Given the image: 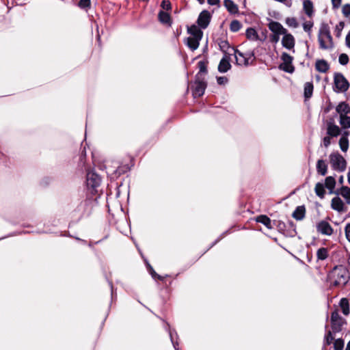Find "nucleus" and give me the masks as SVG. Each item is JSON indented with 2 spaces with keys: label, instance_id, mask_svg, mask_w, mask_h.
I'll return each mask as SVG.
<instances>
[{
  "label": "nucleus",
  "instance_id": "44",
  "mask_svg": "<svg viewBox=\"0 0 350 350\" xmlns=\"http://www.w3.org/2000/svg\"><path fill=\"white\" fill-rule=\"evenodd\" d=\"M161 6L163 10H169L171 9V3L167 0H163L161 2Z\"/></svg>",
  "mask_w": 350,
  "mask_h": 350
},
{
  "label": "nucleus",
  "instance_id": "55",
  "mask_svg": "<svg viewBox=\"0 0 350 350\" xmlns=\"http://www.w3.org/2000/svg\"><path fill=\"white\" fill-rule=\"evenodd\" d=\"M348 183L350 184V170L347 174Z\"/></svg>",
  "mask_w": 350,
  "mask_h": 350
},
{
  "label": "nucleus",
  "instance_id": "14",
  "mask_svg": "<svg viewBox=\"0 0 350 350\" xmlns=\"http://www.w3.org/2000/svg\"><path fill=\"white\" fill-rule=\"evenodd\" d=\"M331 206L334 210L338 212L346 211L345 204L339 197H335L332 200Z\"/></svg>",
  "mask_w": 350,
  "mask_h": 350
},
{
  "label": "nucleus",
  "instance_id": "33",
  "mask_svg": "<svg viewBox=\"0 0 350 350\" xmlns=\"http://www.w3.org/2000/svg\"><path fill=\"white\" fill-rule=\"evenodd\" d=\"M339 146L342 152H347L349 148V140L346 137H340Z\"/></svg>",
  "mask_w": 350,
  "mask_h": 350
},
{
  "label": "nucleus",
  "instance_id": "43",
  "mask_svg": "<svg viewBox=\"0 0 350 350\" xmlns=\"http://www.w3.org/2000/svg\"><path fill=\"white\" fill-rule=\"evenodd\" d=\"M79 5L81 8H88L90 5V0H80Z\"/></svg>",
  "mask_w": 350,
  "mask_h": 350
},
{
  "label": "nucleus",
  "instance_id": "26",
  "mask_svg": "<svg viewBox=\"0 0 350 350\" xmlns=\"http://www.w3.org/2000/svg\"><path fill=\"white\" fill-rule=\"evenodd\" d=\"M315 193L321 198H323L325 194V186L321 183H317L314 188Z\"/></svg>",
  "mask_w": 350,
  "mask_h": 350
},
{
  "label": "nucleus",
  "instance_id": "13",
  "mask_svg": "<svg viewBox=\"0 0 350 350\" xmlns=\"http://www.w3.org/2000/svg\"><path fill=\"white\" fill-rule=\"evenodd\" d=\"M269 29L272 33L279 35H284L288 31L277 21H271L269 23Z\"/></svg>",
  "mask_w": 350,
  "mask_h": 350
},
{
  "label": "nucleus",
  "instance_id": "21",
  "mask_svg": "<svg viewBox=\"0 0 350 350\" xmlns=\"http://www.w3.org/2000/svg\"><path fill=\"white\" fill-rule=\"evenodd\" d=\"M340 132V129L337 125L331 123L327 125V133L329 136L337 137L339 135Z\"/></svg>",
  "mask_w": 350,
  "mask_h": 350
},
{
  "label": "nucleus",
  "instance_id": "20",
  "mask_svg": "<svg viewBox=\"0 0 350 350\" xmlns=\"http://www.w3.org/2000/svg\"><path fill=\"white\" fill-rule=\"evenodd\" d=\"M336 186V180L333 176H327L325 180V187L329 189V193H333Z\"/></svg>",
  "mask_w": 350,
  "mask_h": 350
},
{
  "label": "nucleus",
  "instance_id": "42",
  "mask_svg": "<svg viewBox=\"0 0 350 350\" xmlns=\"http://www.w3.org/2000/svg\"><path fill=\"white\" fill-rule=\"evenodd\" d=\"M342 14L345 16L348 17L350 16V4H345L342 7Z\"/></svg>",
  "mask_w": 350,
  "mask_h": 350
},
{
  "label": "nucleus",
  "instance_id": "25",
  "mask_svg": "<svg viewBox=\"0 0 350 350\" xmlns=\"http://www.w3.org/2000/svg\"><path fill=\"white\" fill-rule=\"evenodd\" d=\"M158 18L161 23L170 25V16L168 13L161 10L159 12Z\"/></svg>",
  "mask_w": 350,
  "mask_h": 350
},
{
  "label": "nucleus",
  "instance_id": "29",
  "mask_svg": "<svg viewBox=\"0 0 350 350\" xmlns=\"http://www.w3.org/2000/svg\"><path fill=\"white\" fill-rule=\"evenodd\" d=\"M313 84L312 82H306L304 84V96L309 98L312 96L313 92Z\"/></svg>",
  "mask_w": 350,
  "mask_h": 350
},
{
  "label": "nucleus",
  "instance_id": "31",
  "mask_svg": "<svg viewBox=\"0 0 350 350\" xmlns=\"http://www.w3.org/2000/svg\"><path fill=\"white\" fill-rule=\"evenodd\" d=\"M245 35L249 40L253 41L258 40V35L254 28L250 27L247 29Z\"/></svg>",
  "mask_w": 350,
  "mask_h": 350
},
{
  "label": "nucleus",
  "instance_id": "50",
  "mask_svg": "<svg viewBox=\"0 0 350 350\" xmlns=\"http://www.w3.org/2000/svg\"><path fill=\"white\" fill-rule=\"evenodd\" d=\"M333 7L338 8L341 4V0H332Z\"/></svg>",
  "mask_w": 350,
  "mask_h": 350
},
{
  "label": "nucleus",
  "instance_id": "19",
  "mask_svg": "<svg viewBox=\"0 0 350 350\" xmlns=\"http://www.w3.org/2000/svg\"><path fill=\"white\" fill-rule=\"evenodd\" d=\"M315 68L317 71L324 73L329 70V66L325 60L319 59L316 62Z\"/></svg>",
  "mask_w": 350,
  "mask_h": 350
},
{
  "label": "nucleus",
  "instance_id": "23",
  "mask_svg": "<svg viewBox=\"0 0 350 350\" xmlns=\"http://www.w3.org/2000/svg\"><path fill=\"white\" fill-rule=\"evenodd\" d=\"M256 221L257 222L264 224L269 229L272 228L271 221L266 215H261L258 216L256 219Z\"/></svg>",
  "mask_w": 350,
  "mask_h": 350
},
{
  "label": "nucleus",
  "instance_id": "60",
  "mask_svg": "<svg viewBox=\"0 0 350 350\" xmlns=\"http://www.w3.org/2000/svg\"><path fill=\"white\" fill-rule=\"evenodd\" d=\"M339 181L340 183H342L343 182V176H340Z\"/></svg>",
  "mask_w": 350,
  "mask_h": 350
},
{
  "label": "nucleus",
  "instance_id": "58",
  "mask_svg": "<svg viewBox=\"0 0 350 350\" xmlns=\"http://www.w3.org/2000/svg\"><path fill=\"white\" fill-rule=\"evenodd\" d=\"M340 281H337V280H336V281H335V282H334V286H338V285L340 284Z\"/></svg>",
  "mask_w": 350,
  "mask_h": 350
},
{
  "label": "nucleus",
  "instance_id": "45",
  "mask_svg": "<svg viewBox=\"0 0 350 350\" xmlns=\"http://www.w3.org/2000/svg\"><path fill=\"white\" fill-rule=\"evenodd\" d=\"M281 35L273 33L270 36V41L273 43H278L280 40V37Z\"/></svg>",
  "mask_w": 350,
  "mask_h": 350
},
{
  "label": "nucleus",
  "instance_id": "49",
  "mask_svg": "<svg viewBox=\"0 0 350 350\" xmlns=\"http://www.w3.org/2000/svg\"><path fill=\"white\" fill-rule=\"evenodd\" d=\"M219 46L221 49L224 51H225L226 49H228V43L226 41H223L220 43Z\"/></svg>",
  "mask_w": 350,
  "mask_h": 350
},
{
  "label": "nucleus",
  "instance_id": "57",
  "mask_svg": "<svg viewBox=\"0 0 350 350\" xmlns=\"http://www.w3.org/2000/svg\"><path fill=\"white\" fill-rule=\"evenodd\" d=\"M341 278L343 279V281H342L343 284H346V282H347V279H346V278H345L343 275H341Z\"/></svg>",
  "mask_w": 350,
  "mask_h": 350
},
{
  "label": "nucleus",
  "instance_id": "6",
  "mask_svg": "<svg viewBox=\"0 0 350 350\" xmlns=\"http://www.w3.org/2000/svg\"><path fill=\"white\" fill-rule=\"evenodd\" d=\"M334 89L337 92H346L349 87V82L345 78V77L340 73H336L334 75Z\"/></svg>",
  "mask_w": 350,
  "mask_h": 350
},
{
  "label": "nucleus",
  "instance_id": "56",
  "mask_svg": "<svg viewBox=\"0 0 350 350\" xmlns=\"http://www.w3.org/2000/svg\"><path fill=\"white\" fill-rule=\"evenodd\" d=\"M345 350H350V341L347 343Z\"/></svg>",
  "mask_w": 350,
  "mask_h": 350
},
{
  "label": "nucleus",
  "instance_id": "8",
  "mask_svg": "<svg viewBox=\"0 0 350 350\" xmlns=\"http://www.w3.org/2000/svg\"><path fill=\"white\" fill-rule=\"evenodd\" d=\"M206 88V82L203 79L201 80V79L196 78V81L191 86L193 96L195 98L202 96L204 93Z\"/></svg>",
  "mask_w": 350,
  "mask_h": 350
},
{
  "label": "nucleus",
  "instance_id": "59",
  "mask_svg": "<svg viewBox=\"0 0 350 350\" xmlns=\"http://www.w3.org/2000/svg\"><path fill=\"white\" fill-rule=\"evenodd\" d=\"M197 1H198L199 2V3H200V4H202V3H204V0H197Z\"/></svg>",
  "mask_w": 350,
  "mask_h": 350
},
{
  "label": "nucleus",
  "instance_id": "12",
  "mask_svg": "<svg viewBox=\"0 0 350 350\" xmlns=\"http://www.w3.org/2000/svg\"><path fill=\"white\" fill-rule=\"evenodd\" d=\"M211 14L208 11L203 10L199 15L198 18V25L203 29L207 27L210 23Z\"/></svg>",
  "mask_w": 350,
  "mask_h": 350
},
{
  "label": "nucleus",
  "instance_id": "46",
  "mask_svg": "<svg viewBox=\"0 0 350 350\" xmlns=\"http://www.w3.org/2000/svg\"><path fill=\"white\" fill-rule=\"evenodd\" d=\"M217 81L219 85H225L228 82V79L226 77H218Z\"/></svg>",
  "mask_w": 350,
  "mask_h": 350
},
{
  "label": "nucleus",
  "instance_id": "47",
  "mask_svg": "<svg viewBox=\"0 0 350 350\" xmlns=\"http://www.w3.org/2000/svg\"><path fill=\"white\" fill-rule=\"evenodd\" d=\"M323 142L324 146L326 147V148L328 147L330 145V144H331L330 137H329V136L325 137L323 138Z\"/></svg>",
  "mask_w": 350,
  "mask_h": 350
},
{
  "label": "nucleus",
  "instance_id": "32",
  "mask_svg": "<svg viewBox=\"0 0 350 350\" xmlns=\"http://www.w3.org/2000/svg\"><path fill=\"white\" fill-rule=\"evenodd\" d=\"M340 124L343 128H350V117L341 114L340 116Z\"/></svg>",
  "mask_w": 350,
  "mask_h": 350
},
{
  "label": "nucleus",
  "instance_id": "7",
  "mask_svg": "<svg viewBox=\"0 0 350 350\" xmlns=\"http://www.w3.org/2000/svg\"><path fill=\"white\" fill-rule=\"evenodd\" d=\"M345 323V320L339 315L337 310L332 312L331 325L334 332H339L342 330V327Z\"/></svg>",
  "mask_w": 350,
  "mask_h": 350
},
{
  "label": "nucleus",
  "instance_id": "51",
  "mask_svg": "<svg viewBox=\"0 0 350 350\" xmlns=\"http://www.w3.org/2000/svg\"><path fill=\"white\" fill-rule=\"evenodd\" d=\"M150 274L152 275V278H157L159 280H161V277L156 273V272L153 270L152 267H150Z\"/></svg>",
  "mask_w": 350,
  "mask_h": 350
},
{
  "label": "nucleus",
  "instance_id": "41",
  "mask_svg": "<svg viewBox=\"0 0 350 350\" xmlns=\"http://www.w3.org/2000/svg\"><path fill=\"white\" fill-rule=\"evenodd\" d=\"M339 63L342 65H346L349 62V57L345 53H342L338 58Z\"/></svg>",
  "mask_w": 350,
  "mask_h": 350
},
{
  "label": "nucleus",
  "instance_id": "35",
  "mask_svg": "<svg viewBox=\"0 0 350 350\" xmlns=\"http://www.w3.org/2000/svg\"><path fill=\"white\" fill-rule=\"evenodd\" d=\"M334 340V337L332 336V332L328 331L324 337L323 346L329 345Z\"/></svg>",
  "mask_w": 350,
  "mask_h": 350
},
{
  "label": "nucleus",
  "instance_id": "27",
  "mask_svg": "<svg viewBox=\"0 0 350 350\" xmlns=\"http://www.w3.org/2000/svg\"><path fill=\"white\" fill-rule=\"evenodd\" d=\"M338 193H340L346 200L347 204H350V187L342 186Z\"/></svg>",
  "mask_w": 350,
  "mask_h": 350
},
{
  "label": "nucleus",
  "instance_id": "39",
  "mask_svg": "<svg viewBox=\"0 0 350 350\" xmlns=\"http://www.w3.org/2000/svg\"><path fill=\"white\" fill-rule=\"evenodd\" d=\"M344 28V23L340 22L338 24H337L335 27L334 33L336 37L339 38L341 35V31L342 29Z\"/></svg>",
  "mask_w": 350,
  "mask_h": 350
},
{
  "label": "nucleus",
  "instance_id": "18",
  "mask_svg": "<svg viewBox=\"0 0 350 350\" xmlns=\"http://www.w3.org/2000/svg\"><path fill=\"white\" fill-rule=\"evenodd\" d=\"M306 208L304 206H297L293 213V217L296 220H302L305 217Z\"/></svg>",
  "mask_w": 350,
  "mask_h": 350
},
{
  "label": "nucleus",
  "instance_id": "16",
  "mask_svg": "<svg viewBox=\"0 0 350 350\" xmlns=\"http://www.w3.org/2000/svg\"><path fill=\"white\" fill-rule=\"evenodd\" d=\"M231 67L230 59L227 56H224L220 61L218 66V70L220 72H227Z\"/></svg>",
  "mask_w": 350,
  "mask_h": 350
},
{
  "label": "nucleus",
  "instance_id": "10",
  "mask_svg": "<svg viewBox=\"0 0 350 350\" xmlns=\"http://www.w3.org/2000/svg\"><path fill=\"white\" fill-rule=\"evenodd\" d=\"M87 186L90 188L96 189L101 183L100 177L94 172L90 171L87 173Z\"/></svg>",
  "mask_w": 350,
  "mask_h": 350
},
{
  "label": "nucleus",
  "instance_id": "53",
  "mask_svg": "<svg viewBox=\"0 0 350 350\" xmlns=\"http://www.w3.org/2000/svg\"><path fill=\"white\" fill-rule=\"evenodd\" d=\"M345 41L347 46L350 48V31L346 36Z\"/></svg>",
  "mask_w": 350,
  "mask_h": 350
},
{
  "label": "nucleus",
  "instance_id": "34",
  "mask_svg": "<svg viewBox=\"0 0 350 350\" xmlns=\"http://www.w3.org/2000/svg\"><path fill=\"white\" fill-rule=\"evenodd\" d=\"M241 23L239 21L234 20L230 23V29L233 32H237L241 28Z\"/></svg>",
  "mask_w": 350,
  "mask_h": 350
},
{
  "label": "nucleus",
  "instance_id": "48",
  "mask_svg": "<svg viewBox=\"0 0 350 350\" xmlns=\"http://www.w3.org/2000/svg\"><path fill=\"white\" fill-rule=\"evenodd\" d=\"M345 234L347 240L350 242V224H348L345 227Z\"/></svg>",
  "mask_w": 350,
  "mask_h": 350
},
{
  "label": "nucleus",
  "instance_id": "2",
  "mask_svg": "<svg viewBox=\"0 0 350 350\" xmlns=\"http://www.w3.org/2000/svg\"><path fill=\"white\" fill-rule=\"evenodd\" d=\"M318 40L320 48L322 49L327 50L334 47L332 38L327 26H323L320 29Z\"/></svg>",
  "mask_w": 350,
  "mask_h": 350
},
{
  "label": "nucleus",
  "instance_id": "11",
  "mask_svg": "<svg viewBox=\"0 0 350 350\" xmlns=\"http://www.w3.org/2000/svg\"><path fill=\"white\" fill-rule=\"evenodd\" d=\"M317 231L324 235L330 236L332 234L334 230L331 225L326 221H321L317 224Z\"/></svg>",
  "mask_w": 350,
  "mask_h": 350
},
{
  "label": "nucleus",
  "instance_id": "28",
  "mask_svg": "<svg viewBox=\"0 0 350 350\" xmlns=\"http://www.w3.org/2000/svg\"><path fill=\"white\" fill-rule=\"evenodd\" d=\"M340 306L345 315L349 314V304L347 298H342L340 301Z\"/></svg>",
  "mask_w": 350,
  "mask_h": 350
},
{
  "label": "nucleus",
  "instance_id": "37",
  "mask_svg": "<svg viewBox=\"0 0 350 350\" xmlns=\"http://www.w3.org/2000/svg\"><path fill=\"white\" fill-rule=\"evenodd\" d=\"M347 109H348V106L345 103H340L337 106L336 111L338 113H339L341 115V114L347 113L348 112Z\"/></svg>",
  "mask_w": 350,
  "mask_h": 350
},
{
  "label": "nucleus",
  "instance_id": "9",
  "mask_svg": "<svg viewBox=\"0 0 350 350\" xmlns=\"http://www.w3.org/2000/svg\"><path fill=\"white\" fill-rule=\"evenodd\" d=\"M282 45L284 48L295 53V39L294 36L288 31L286 32L282 38Z\"/></svg>",
  "mask_w": 350,
  "mask_h": 350
},
{
  "label": "nucleus",
  "instance_id": "38",
  "mask_svg": "<svg viewBox=\"0 0 350 350\" xmlns=\"http://www.w3.org/2000/svg\"><path fill=\"white\" fill-rule=\"evenodd\" d=\"M334 350H342L344 347V341L342 339H336L334 342Z\"/></svg>",
  "mask_w": 350,
  "mask_h": 350
},
{
  "label": "nucleus",
  "instance_id": "15",
  "mask_svg": "<svg viewBox=\"0 0 350 350\" xmlns=\"http://www.w3.org/2000/svg\"><path fill=\"white\" fill-rule=\"evenodd\" d=\"M303 10L305 14L310 18L314 14V5L310 0H303Z\"/></svg>",
  "mask_w": 350,
  "mask_h": 350
},
{
  "label": "nucleus",
  "instance_id": "5",
  "mask_svg": "<svg viewBox=\"0 0 350 350\" xmlns=\"http://www.w3.org/2000/svg\"><path fill=\"white\" fill-rule=\"evenodd\" d=\"M282 63L279 65V68L286 72L293 73L295 71V67L293 65V57L286 52L281 55Z\"/></svg>",
  "mask_w": 350,
  "mask_h": 350
},
{
  "label": "nucleus",
  "instance_id": "30",
  "mask_svg": "<svg viewBox=\"0 0 350 350\" xmlns=\"http://www.w3.org/2000/svg\"><path fill=\"white\" fill-rule=\"evenodd\" d=\"M317 257L319 260H324L328 257V249L321 247L317 252Z\"/></svg>",
  "mask_w": 350,
  "mask_h": 350
},
{
  "label": "nucleus",
  "instance_id": "54",
  "mask_svg": "<svg viewBox=\"0 0 350 350\" xmlns=\"http://www.w3.org/2000/svg\"><path fill=\"white\" fill-rule=\"evenodd\" d=\"M208 3L211 5H217L219 2V0H207Z\"/></svg>",
  "mask_w": 350,
  "mask_h": 350
},
{
  "label": "nucleus",
  "instance_id": "52",
  "mask_svg": "<svg viewBox=\"0 0 350 350\" xmlns=\"http://www.w3.org/2000/svg\"><path fill=\"white\" fill-rule=\"evenodd\" d=\"M170 338H171V340H172V342L173 344V346H174V349L176 350H178V349L177 347L178 343L174 342V338H173L172 333L171 332H170Z\"/></svg>",
  "mask_w": 350,
  "mask_h": 350
},
{
  "label": "nucleus",
  "instance_id": "24",
  "mask_svg": "<svg viewBox=\"0 0 350 350\" xmlns=\"http://www.w3.org/2000/svg\"><path fill=\"white\" fill-rule=\"evenodd\" d=\"M198 66L199 68V72L196 75V78L201 79L202 77H204L206 72V64L204 61H200L198 63Z\"/></svg>",
  "mask_w": 350,
  "mask_h": 350
},
{
  "label": "nucleus",
  "instance_id": "1",
  "mask_svg": "<svg viewBox=\"0 0 350 350\" xmlns=\"http://www.w3.org/2000/svg\"><path fill=\"white\" fill-rule=\"evenodd\" d=\"M190 36L187 38L186 44L191 50H196L202 38L203 33L197 26L192 25L188 29Z\"/></svg>",
  "mask_w": 350,
  "mask_h": 350
},
{
  "label": "nucleus",
  "instance_id": "4",
  "mask_svg": "<svg viewBox=\"0 0 350 350\" xmlns=\"http://www.w3.org/2000/svg\"><path fill=\"white\" fill-rule=\"evenodd\" d=\"M232 51L234 52L236 62L238 65L247 66L252 64L255 59L253 53L247 52L244 53L233 48Z\"/></svg>",
  "mask_w": 350,
  "mask_h": 350
},
{
  "label": "nucleus",
  "instance_id": "22",
  "mask_svg": "<svg viewBox=\"0 0 350 350\" xmlns=\"http://www.w3.org/2000/svg\"><path fill=\"white\" fill-rule=\"evenodd\" d=\"M224 3L229 12L231 14H236L238 12V7L232 0H224Z\"/></svg>",
  "mask_w": 350,
  "mask_h": 350
},
{
  "label": "nucleus",
  "instance_id": "17",
  "mask_svg": "<svg viewBox=\"0 0 350 350\" xmlns=\"http://www.w3.org/2000/svg\"><path fill=\"white\" fill-rule=\"evenodd\" d=\"M317 172L321 176H325L327 172V164L325 161L319 159L317 162Z\"/></svg>",
  "mask_w": 350,
  "mask_h": 350
},
{
  "label": "nucleus",
  "instance_id": "3",
  "mask_svg": "<svg viewBox=\"0 0 350 350\" xmlns=\"http://www.w3.org/2000/svg\"><path fill=\"white\" fill-rule=\"evenodd\" d=\"M329 157L331 166L334 170L342 172L346 170L347 162L338 152H332Z\"/></svg>",
  "mask_w": 350,
  "mask_h": 350
},
{
  "label": "nucleus",
  "instance_id": "40",
  "mask_svg": "<svg viewBox=\"0 0 350 350\" xmlns=\"http://www.w3.org/2000/svg\"><path fill=\"white\" fill-rule=\"evenodd\" d=\"M312 27H313V22H312V21H306L303 23L304 30L306 32H308L309 34L310 33Z\"/></svg>",
  "mask_w": 350,
  "mask_h": 350
},
{
  "label": "nucleus",
  "instance_id": "36",
  "mask_svg": "<svg viewBox=\"0 0 350 350\" xmlns=\"http://www.w3.org/2000/svg\"><path fill=\"white\" fill-rule=\"evenodd\" d=\"M286 23L289 27L297 28L298 27V23L297 19L294 17H288L286 18Z\"/></svg>",
  "mask_w": 350,
  "mask_h": 350
}]
</instances>
